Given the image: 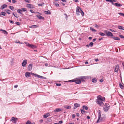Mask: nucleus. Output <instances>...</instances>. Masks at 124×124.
Instances as JSON below:
<instances>
[{"instance_id": "obj_1", "label": "nucleus", "mask_w": 124, "mask_h": 124, "mask_svg": "<svg viewBox=\"0 0 124 124\" xmlns=\"http://www.w3.org/2000/svg\"><path fill=\"white\" fill-rule=\"evenodd\" d=\"M79 13H81V15L83 16H84V13L81 8L79 7H77L76 9V14L77 15H79Z\"/></svg>"}, {"instance_id": "obj_2", "label": "nucleus", "mask_w": 124, "mask_h": 124, "mask_svg": "<svg viewBox=\"0 0 124 124\" xmlns=\"http://www.w3.org/2000/svg\"><path fill=\"white\" fill-rule=\"evenodd\" d=\"M101 114L100 111L98 113V119L97 121L96 122L98 123L101 122L103 121L104 119V118L101 117Z\"/></svg>"}, {"instance_id": "obj_3", "label": "nucleus", "mask_w": 124, "mask_h": 124, "mask_svg": "<svg viewBox=\"0 0 124 124\" xmlns=\"http://www.w3.org/2000/svg\"><path fill=\"white\" fill-rule=\"evenodd\" d=\"M110 106L108 104H105L103 108V110L105 112L107 111L109 109Z\"/></svg>"}, {"instance_id": "obj_4", "label": "nucleus", "mask_w": 124, "mask_h": 124, "mask_svg": "<svg viewBox=\"0 0 124 124\" xmlns=\"http://www.w3.org/2000/svg\"><path fill=\"white\" fill-rule=\"evenodd\" d=\"M104 100H97V103L99 105L101 106H103L104 105V103L102 102V101H104Z\"/></svg>"}, {"instance_id": "obj_5", "label": "nucleus", "mask_w": 124, "mask_h": 124, "mask_svg": "<svg viewBox=\"0 0 124 124\" xmlns=\"http://www.w3.org/2000/svg\"><path fill=\"white\" fill-rule=\"evenodd\" d=\"M119 68V66L118 65H116L115 67V72H117Z\"/></svg>"}, {"instance_id": "obj_6", "label": "nucleus", "mask_w": 124, "mask_h": 124, "mask_svg": "<svg viewBox=\"0 0 124 124\" xmlns=\"http://www.w3.org/2000/svg\"><path fill=\"white\" fill-rule=\"evenodd\" d=\"M105 33L106 35L108 36H112L113 35V34L110 31L107 32L106 31H105Z\"/></svg>"}, {"instance_id": "obj_7", "label": "nucleus", "mask_w": 124, "mask_h": 124, "mask_svg": "<svg viewBox=\"0 0 124 124\" xmlns=\"http://www.w3.org/2000/svg\"><path fill=\"white\" fill-rule=\"evenodd\" d=\"M27 63V61L26 60H24L22 63V66L23 67H25Z\"/></svg>"}, {"instance_id": "obj_8", "label": "nucleus", "mask_w": 124, "mask_h": 124, "mask_svg": "<svg viewBox=\"0 0 124 124\" xmlns=\"http://www.w3.org/2000/svg\"><path fill=\"white\" fill-rule=\"evenodd\" d=\"M32 64H30L28 65V69L29 71L31 70L32 69Z\"/></svg>"}, {"instance_id": "obj_9", "label": "nucleus", "mask_w": 124, "mask_h": 124, "mask_svg": "<svg viewBox=\"0 0 124 124\" xmlns=\"http://www.w3.org/2000/svg\"><path fill=\"white\" fill-rule=\"evenodd\" d=\"M75 83L77 84H79L81 83V81L80 79L75 80Z\"/></svg>"}, {"instance_id": "obj_10", "label": "nucleus", "mask_w": 124, "mask_h": 124, "mask_svg": "<svg viewBox=\"0 0 124 124\" xmlns=\"http://www.w3.org/2000/svg\"><path fill=\"white\" fill-rule=\"evenodd\" d=\"M80 105V104L78 103H76L74 105V109H75L76 108H77L78 107H79Z\"/></svg>"}, {"instance_id": "obj_11", "label": "nucleus", "mask_w": 124, "mask_h": 124, "mask_svg": "<svg viewBox=\"0 0 124 124\" xmlns=\"http://www.w3.org/2000/svg\"><path fill=\"white\" fill-rule=\"evenodd\" d=\"M12 120L13 121V123H16V121L17 120V118L12 117Z\"/></svg>"}, {"instance_id": "obj_12", "label": "nucleus", "mask_w": 124, "mask_h": 124, "mask_svg": "<svg viewBox=\"0 0 124 124\" xmlns=\"http://www.w3.org/2000/svg\"><path fill=\"white\" fill-rule=\"evenodd\" d=\"M62 109L60 108H57L53 111L54 112H60L61 111Z\"/></svg>"}, {"instance_id": "obj_13", "label": "nucleus", "mask_w": 124, "mask_h": 124, "mask_svg": "<svg viewBox=\"0 0 124 124\" xmlns=\"http://www.w3.org/2000/svg\"><path fill=\"white\" fill-rule=\"evenodd\" d=\"M7 6V5L6 4H4L3 5H2L1 7V8H0V9H4L5 8H6Z\"/></svg>"}, {"instance_id": "obj_14", "label": "nucleus", "mask_w": 124, "mask_h": 124, "mask_svg": "<svg viewBox=\"0 0 124 124\" xmlns=\"http://www.w3.org/2000/svg\"><path fill=\"white\" fill-rule=\"evenodd\" d=\"M36 75V77H37L39 78H40L41 79H46V78L44 77H43L42 76H40L38 75Z\"/></svg>"}, {"instance_id": "obj_15", "label": "nucleus", "mask_w": 124, "mask_h": 124, "mask_svg": "<svg viewBox=\"0 0 124 124\" xmlns=\"http://www.w3.org/2000/svg\"><path fill=\"white\" fill-rule=\"evenodd\" d=\"M50 115V114L49 113H47L45 115H44L43 116V117L44 118H46L48 117Z\"/></svg>"}, {"instance_id": "obj_16", "label": "nucleus", "mask_w": 124, "mask_h": 124, "mask_svg": "<svg viewBox=\"0 0 124 124\" xmlns=\"http://www.w3.org/2000/svg\"><path fill=\"white\" fill-rule=\"evenodd\" d=\"M0 31H3V33L5 35H7L8 34V32L5 30H2V29H0Z\"/></svg>"}, {"instance_id": "obj_17", "label": "nucleus", "mask_w": 124, "mask_h": 124, "mask_svg": "<svg viewBox=\"0 0 124 124\" xmlns=\"http://www.w3.org/2000/svg\"><path fill=\"white\" fill-rule=\"evenodd\" d=\"M30 73L29 72H26L25 73V76L26 77H30Z\"/></svg>"}, {"instance_id": "obj_18", "label": "nucleus", "mask_w": 124, "mask_h": 124, "mask_svg": "<svg viewBox=\"0 0 124 124\" xmlns=\"http://www.w3.org/2000/svg\"><path fill=\"white\" fill-rule=\"evenodd\" d=\"M114 5L116 7H119L122 6V5L120 3H115Z\"/></svg>"}, {"instance_id": "obj_19", "label": "nucleus", "mask_w": 124, "mask_h": 124, "mask_svg": "<svg viewBox=\"0 0 124 124\" xmlns=\"http://www.w3.org/2000/svg\"><path fill=\"white\" fill-rule=\"evenodd\" d=\"M112 38L113 39L116 40H119L120 39L119 38L116 37H113Z\"/></svg>"}, {"instance_id": "obj_20", "label": "nucleus", "mask_w": 124, "mask_h": 124, "mask_svg": "<svg viewBox=\"0 0 124 124\" xmlns=\"http://www.w3.org/2000/svg\"><path fill=\"white\" fill-rule=\"evenodd\" d=\"M44 12L45 14H51V12L49 10L45 11Z\"/></svg>"}, {"instance_id": "obj_21", "label": "nucleus", "mask_w": 124, "mask_h": 124, "mask_svg": "<svg viewBox=\"0 0 124 124\" xmlns=\"http://www.w3.org/2000/svg\"><path fill=\"white\" fill-rule=\"evenodd\" d=\"M37 17L40 19H44V17L40 16L39 15H37Z\"/></svg>"}, {"instance_id": "obj_22", "label": "nucleus", "mask_w": 124, "mask_h": 124, "mask_svg": "<svg viewBox=\"0 0 124 124\" xmlns=\"http://www.w3.org/2000/svg\"><path fill=\"white\" fill-rule=\"evenodd\" d=\"M33 49L36 48H37V47L34 45L31 44L30 47Z\"/></svg>"}, {"instance_id": "obj_23", "label": "nucleus", "mask_w": 124, "mask_h": 124, "mask_svg": "<svg viewBox=\"0 0 124 124\" xmlns=\"http://www.w3.org/2000/svg\"><path fill=\"white\" fill-rule=\"evenodd\" d=\"M118 28L120 30H124V27L123 26H118Z\"/></svg>"}, {"instance_id": "obj_24", "label": "nucleus", "mask_w": 124, "mask_h": 124, "mask_svg": "<svg viewBox=\"0 0 124 124\" xmlns=\"http://www.w3.org/2000/svg\"><path fill=\"white\" fill-rule=\"evenodd\" d=\"M5 11L8 14H10L11 13V11L9 10H6Z\"/></svg>"}, {"instance_id": "obj_25", "label": "nucleus", "mask_w": 124, "mask_h": 124, "mask_svg": "<svg viewBox=\"0 0 124 124\" xmlns=\"http://www.w3.org/2000/svg\"><path fill=\"white\" fill-rule=\"evenodd\" d=\"M53 4H54V5L56 7H58L59 6V5L56 2H54L53 3Z\"/></svg>"}, {"instance_id": "obj_26", "label": "nucleus", "mask_w": 124, "mask_h": 124, "mask_svg": "<svg viewBox=\"0 0 124 124\" xmlns=\"http://www.w3.org/2000/svg\"><path fill=\"white\" fill-rule=\"evenodd\" d=\"M17 12L18 13L20 14H22V11L21 9H18L17 10Z\"/></svg>"}, {"instance_id": "obj_27", "label": "nucleus", "mask_w": 124, "mask_h": 124, "mask_svg": "<svg viewBox=\"0 0 124 124\" xmlns=\"http://www.w3.org/2000/svg\"><path fill=\"white\" fill-rule=\"evenodd\" d=\"M99 34L101 36H104L105 35V34L101 32H100L99 33Z\"/></svg>"}, {"instance_id": "obj_28", "label": "nucleus", "mask_w": 124, "mask_h": 124, "mask_svg": "<svg viewBox=\"0 0 124 124\" xmlns=\"http://www.w3.org/2000/svg\"><path fill=\"white\" fill-rule=\"evenodd\" d=\"M64 107L67 109H70L71 108V107L70 106H65Z\"/></svg>"}, {"instance_id": "obj_29", "label": "nucleus", "mask_w": 124, "mask_h": 124, "mask_svg": "<svg viewBox=\"0 0 124 124\" xmlns=\"http://www.w3.org/2000/svg\"><path fill=\"white\" fill-rule=\"evenodd\" d=\"M83 109H84L85 110H87L88 109V108L86 106L84 105L83 106Z\"/></svg>"}, {"instance_id": "obj_30", "label": "nucleus", "mask_w": 124, "mask_h": 124, "mask_svg": "<svg viewBox=\"0 0 124 124\" xmlns=\"http://www.w3.org/2000/svg\"><path fill=\"white\" fill-rule=\"evenodd\" d=\"M27 7L30 8H32V7H31V5L30 4H27Z\"/></svg>"}, {"instance_id": "obj_31", "label": "nucleus", "mask_w": 124, "mask_h": 124, "mask_svg": "<svg viewBox=\"0 0 124 124\" xmlns=\"http://www.w3.org/2000/svg\"><path fill=\"white\" fill-rule=\"evenodd\" d=\"M97 80L95 78H93L92 79V81L94 83H95L97 82Z\"/></svg>"}, {"instance_id": "obj_32", "label": "nucleus", "mask_w": 124, "mask_h": 124, "mask_svg": "<svg viewBox=\"0 0 124 124\" xmlns=\"http://www.w3.org/2000/svg\"><path fill=\"white\" fill-rule=\"evenodd\" d=\"M90 29L91 30L93 31L96 32L97 31L93 28L92 27H90Z\"/></svg>"}, {"instance_id": "obj_33", "label": "nucleus", "mask_w": 124, "mask_h": 124, "mask_svg": "<svg viewBox=\"0 0 124 124\" xmlns=\"http://www.w3.org/2000/svg\"><path fill=\"white\" fill-rule=\"evenodd\" d=\"M38 27L36 25H32L31 26V28H35L37 27Z\"/></svg>"}, {"instance_id": "obj_34", "label": "nucleus", "mask_w": 124, "mask_h": 124, "mask_svg": "<svg viewBox=\"0 0 124 124\" xmlns=\"http://www.w3.org/2000/svg\"><path fill=\"white\" fill-rule=\"evenodd\" d=\"M102 97L101 95H99L98 96V99L97 100H102V99H101V97Z\"/></svg>"}, {"instance_id": "obj_35", "label": "nucleus", "mask_w": 124, "mask_h": 124, "mask_svg": "<svg viewBox=\"0 0 124 124\" xmlns=\"http://www.w3.org/2000/svg\"><path fill=\"white\" fill-rule=\"evenodd\" d=\"M87 78V76H82L80 78L82 79H86Z\"/></svg>"}, {"instance_id": "obj_36", "label": "nucleus", "mask_w": 124, "mask_h": 124, "mask_svg": "<svg viewBox=\"0 0 124 124\" xmlns=\"http://www.w3.org/2000/svg\"><path fill=\"white\" fill-rule=\"evenodd\" d=\"M6 13L3 12H1V15L5 16L6 15Z\"/></svg>"}, {"instance_id": "obj_37", "label": "nucleus", "mask_w": 124, "mask_h": 124, "mask_svg": "<svg viewBox=\"0 0 124 124\" xmlns=\"http://www.w3.org/2000/svg\"><path fill=\"white\" fill-rule=\"evenodd\" d=\"M119 86L120 88L122 89H123V86L120 83L119 85Z\"/></svg>"}, {"instance_id": "obj_38", "label": "nucleus", "mask_w": 124, "mask_h": 124, "mask_svg": "<svg viewBox=\"0 0 124 124\" xmlns=\"http://www.w3.org/2000/svg\"><path fill=\"white\" fill-rule=\"evenodd\" d=\"M25 43L27 46L29 47H30L31 44H30L29 43H28L26 42H25Z\"/></svg>"}, {"instance_id": "obj_39", "label": "nucleus", "mask_w": 124, "mask_h": 124, "mask_svg": "<svg viewBox=\"0 0 124 124\" xmlns=\"http://www.w3.org/2000/svg\"><path fill=\"white\" fill-rule=\"evenodd\" d=\"M80 110H81V112L82 113V114H84L85 112V110H83L82 109H81Z\"/></svg>"}, {"instance_id": "obj_40", "label": "nucleus", "mask_w": 124, "mask_h": 124, "mask_svg": "<svg viewBox=\"0 0 124 124\" xmlns=\"http://www.w3.org/2000/svg\"><path fill=\"white\" fill-rule=\"evenodd\" d=\"M9 8L12 10H14V8L12 6H9Z\"/></svg>"}, {"instance_id": "obj_41", "label": "nucleus", "mask_w": 124, "mask_h": 124, "mask_svg": "<svg viewBox=\"0 0 124 124\" xmlns=\"http://www.w3.org/2000/svg\"><path fill=\"white\" fill-rule=\"evenodd\" d=\"M30 74L31 75H32L34 76L35 77H36L37 76L36 75H37V74H34V73L32 72H31Z\"/></svg>"}, {"instance_id": "obj_42", "label": "nucleus", "mask_w": 124, "mask_h": 124, "mask_svg": "<svg viewBox=\"0 0 124 124\" xmlns=\"http://www.w3.org/2000/svg\"><path fill=\"white\" fill-rule=\"evenodd\" d=\"M93 42H91L90 43L89 45L91 47H92L93 45Z\"/></svg>"}, {"instance_id": "obj_43", "label": "nucleus", "mask_w": 124, "mask_h": 124, "mask_svg": "<svg viewBox=\"0 0 124 124\" xmlns=\"http://www.w3.org/2000/svg\"><path fill=\"white\" fill-rule=\"evenodd\" d=\"M44 3L42 2V3L38 4V6H42L44 5Z\"/></svg>"}, {"instance_id": "obj_44", "label": "nucleus", "mask_w": 124, "mask_h": 124, "mask_svg": "<svg viewBox=\"0 0 124 124\" xmlns=\"http://www.w3.org/2000/svg\"><path fill=\"white\" fill-rule=\"evenodd\" d=\"M118 14L120 15V16H124V14L123 13H118Z\"/></svg>"}, {"instance_id": "obj_45", "label": "nucleus", "mask_w": 124, "mask_h": 124, "mask_svg": "<svg viewBox=\"0 0 124 124\" xmlns=\"http://www.w3.org/2000/svg\"><path fill=\"white\" fill-rule=\"evenodd\" d=\"M22 11L25 12L26 11V9L25 8H22L21 9Z\"/></svg>"}, {"instance_id": "obj_46", "label": "nucleus", "mask_w": 124, "mask_h": 124, "mask_svg": "<svg viewBox=\"0 0 124 124\" xmlns=\"http://www.w3.org/2000/svg\"><path fill=\"white\" fill-rule=\"evenodd\" d=\"M13 15L15 17L17 18L18 16H17V14H15L14 13L13 14Z\"/></svg>"}, {"instance_id": "obj_47", "label": "nucleus", "mask_w": 124, "mask_h": 124, "mask_svg": "<svg viewBox=\"0 0 124 124\" xmlns=\"http://www.w3.org/2000/svg\"><path fill=\"white\" fill-rule=\"evenodd\" d=\"M119 36L121 39L124 38V37L122 35H119Z\"/></svg>"}, {"instance_id": "obj_48", "label": "nucleus", "mask_w": 124, "mask_h": 124, "mask_svg": "<svg viewBox=\"0 0 124 124\" xmlns=\"http://www.w3.org/2000/svg\"><path fill=\"white\" fill-rule=\"evenodd\" d=\"M56 85L57 86H60L61 85V84L56 83Z\"/></svg>"}, {"instance_id": "obj_49", "label": "nucleus", "mask_w": 124, "mask_h": 124, "mask_svg": "<svg viewBox=\"0 0 124 124\" xmlns=\"http://www.w3.org/2000/svg\"><path fill=\"white\" fill-rule=\"evenodd\" d=\"M31 122L30 121H28L26 123V124H31Z\"/></svg>"}, {"instance_id": "obj_50", "label": "nucleus", "mask_w": 124, "mask_h": 124, "mask_svg": "<svg viewBox=\"0 0 124 124\" xmlns=\"http://www.w3.org/2000/svg\"><path fill=\"white\" fill-rule=\"evenodd\" d=\"M106 1H107L111 3H112V1L111 0H106Z\"/></svg>"}, {"instance_id": "obj_51", "label": "nucleus", "mask_w": 124, "mask_h": 124, "mask_svg": "<svg viewBox=\"0 0 124 124\" xmlns=\"http://www.w3.org/2000/svg\"><path fill=\"white\" fill-rule=\"evenodd\" d=\"M30 12L32 13H34V12L33 10L31 9L30 10Z\"/></svg>"}, {"instance_id": "obj_52", "label": "nucleus", "mask_w": 124, "mask_h": 124, "mask_svg": "<svg viewBox=\"0 0 124 124\" xmlns=\"http://www.w3.org/2000/svg\"><path fill=\"white\" fill-rule=\"evenodd\" d=\"M9 22H10V23H14V22L12 20H9Z\"/></svg>"}, {"instance_id": "obj_53", "label": "nucleus", "mask_w": 124, "mask_h": 124, "mask_svg": "<svg viewBox=\"0 0 124 124\" xmlns=\"http://www.w3.org/2000/svg\"><path fill=\"white\" fill-rule=\"evenodd\" d=\"M16 23L17 25H20V23L19 22H16Z\"/></svg>"}, {"instance_id": "obj_54", "label": "nucleus", "mask_w": 124, "mask_h": 124, "mask_svg": "<svg viewBox=\"0 0 124 124\" xmlns=\"http://www.w3.org/2000/svg\"><path fill=\"white\" fill-rule=\"evenodd\" d=\"M109 30L112 32H115V31L114 30H113L111 29H110Z\"/></svg>"}, {"instance_id": "obj_55", "label": "nucleus", "mask_w": 124, "mask_h": 124, "mask_svg": "<svg viewBox=\"0 0 124 124\" xmlns=\"http://www.w3.org/2000/svg\"><path fill=\"white\" fill-rule=\"evenodd\" d=\"M76 115L78 117L79 116V114L78 113H76Z\"/></svg>"}, {"instance_id": "obj_56", "label": "nucleus", "mask_w": 124, "mask_h": 124, "mask_svg": "<svg viewBox=\"0 0 124 124\" xmlns=\"http://www.w3.org/2000/svg\"><path fill=\"white\" fill-rule=\"evenodd\" d=\"M75 114H73L72 115V117L73 118H74L75 117Z\"/></svg>"}, {"instance_id": "obj_57", "label": "nucleus", "mask_w": 124, "mask_h": 124, "mask_svg": "<svg viewBox=\"0 0 124 124\" xmlns=\"http://www.w3.org/2000/svg\"><path fill=\"white\" fill-rule=\"evenodd\" d=\"M62 122H63L62 121V120H61V121H59L58 123H59V124H61L62 123Z\"/></svg>"}, {"instance_id": "obj_58", "label": "nucleus", "mask_w": 124, "mask_h": 124, "mask_svg": "<svg viewBox=\"0 0 124 124\" xmlns=\"http://www.w3.org/2000/svg\"><path fill=\"white\" fill-rule=\"evenodd\" d=\"M15 0H12V2L13 3H15L16 2V1H15Z\"/></svg>"}, {"instance_id": "obj_59", "label": "nucleus", "mask_w": 124, "mask_h": 124, "mask_svg": "<svg viewBox=\"0 0 124 124\" xmlns=\"http://www.w3.org/2000/svg\"><path fill=\"white\" fill-rule=\"evenodd\" d=\"M95 26L96 28H98L99 27L98 25L97 24H95Z\"/></svg>"}, {"instance_id": "obj_60", "label": "nucleus", "mask_w": 124, "mask_h": 124, "mask_svg": "<svg viewBox=\"0 0 124 124\" xmlns=\"http://www.w3.org/2000/svg\"><path fill=\"white\" fill-rule=\"evenodd\" d=\"M16 42L17 43H19L20 44H22V43H21V42L19 41H18V42Z\"/></svg>"}, {"instance_id": "obj_61", "label": "nucleus", "mask_w": 124, "mask_h": 124, "mask_svg": "<svg viewBox=\"0 0 124 124\" xmlns=\"http://www.w3.org/2000/svg\"><path fill=\"white\" fill-rule=\"evenodd\" d=\"M96 38L94 39H93V42H94L95 41V40H96Z\"/></svg>"}, {"instance_id": "obj_62", "label": "nucleus", "mask_w": 124, "mask_h": 124, "mask_svg": "<svg viewBox=\"0 0 124 124\" xmlns=\"http://www.w3.org/2000/svg\"><path fill=\"white\" fill-rule=\"evenodd\" d=\"M90 117L89 116H87V118L88 119H90Z\"/></svg>"}, {"instance_id": "obj_63", "label": "nucleus", "mask_w": 124, "mask_h": 124, "mask_svg": "<svg viewBox=\"0 0 124 124\" xmlns=\"http://www.w3.org/2000/svg\"><path fill=\"white\" fill-rule=\"evenodd\" d=\"M103 80L102 79H101L100 80V82H103Z\"/></svg>"}, {"instance_id": "obj_64", "label": "nucleus", "mask_w": 124, "mask_h": 124, "mask_svg": "<svg viewBox=\"0 0 124 124\" xmlns=\"http://www.w3.org/2000/svg\"><path fill=\"white\" fill-rule=\"evenodd\" d=\"M18 85H15L14 86V87L15 88H16L17 87H18Z\"/></svg>"}]
</instances>
